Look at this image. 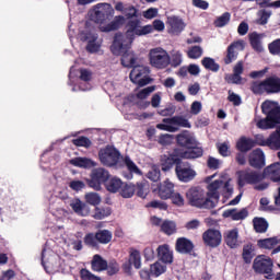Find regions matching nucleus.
Returning <instances> with one entry per match:
<instances>
[{
	"instance_id": "obj_45",
	"label": "nucleus",
	"mask_w": 280,
	"mask_h": 280,
	"mask_svg": "<svg viewBox=\"0 0 280 280\" xmlns=\"http://www.w3.org/2000/svg\"><path fill=\"white\" fill-rule=\"evenodd\" d=\"M70 165H73L74 167H93V161H91L88 158H74L70 160Z\"/></svg>"
},
{
	"instance_id": "obj_32",
	"label": "nucleus",
	"mask_w": 280,
	"mask_h": 280,
	"mask_svg": "<svg viewBox=\"0 0 280 280\" xmlns=\"http://www.w3.org/2000/svg\"><path fill=\"white\" fill-rule=\"evenodd\" d=\"M238 238L240 233L237 232V229L231 230L224 234V242L229 248H237V246H240Z\"/></svg>"
},
{
	"instance_id": "obj_10",
	"label": "nucleus",
	"mask_w": 280,
	"mask_h": 280,
	"mask_svg": "<svg viewBox=\"0 0 280 280\" xmlns=\"http://www.w3.org/2000/svg\"><path fill=\"white\" fill-rule=\"evenodd\" d=\"M163 124H158V130H165L166 132H178L180 128H191V122L183 116H173L164 118Z\"/></svg>"
},
{
	"instance_id": "obj_52",
	"label": "nucleus",
	"mask_w": 280,
	"mask_h": 280,
	"mask_svg": "<svg viewBox=\"0 0 280 280\" xmlns=\"http://www.w3.org/2000/svg\"><path fill=\"white\" fill-rule=\"evenodd\" d=\"M268 51L271 56L280 57V38L273 39L268 44Z\"/></svg>"
},
{
	"instance_id": "obj_16",
	"label": "nucleus",
	"mask_w": 280,
	"mask_h": 280,
	"mask_svg": "<svg viewBox=\"0 0 280 280\" xmlns=\"http://www.w3.org/2000/svg\"><path fill=\"white\" fill-rule=\"evenodd\" d=\"M175 174L180 183H191L196 178V172L191 168V163L183 160L175 167Z\"/></svg>"
},
{
	"instance_id": "obj_11",
	"label": "nucleus",
	"mask_w": 280,
	"mask_h": 280,
	"mask_svg": "<svg viewBox=\"0 0 280 280\" xmlns=\"http://www.w3.org/2000/svg\"><path fill=\"white\" fill-rule=\"evenodd\" d=\"M149 60L151 67L155 69H167L170 67V54L161 47L150 50Z\"/></svg>"
},
{
	"instance_id": "obj_15",
	"label": "nucleus",
	"mask_w": 280,
	"mask_h": 280,
	"mask_svg": "<svg viewBox=\"0 0 280 280\" xmlns=\"http://www.w3.org/2000/svg\"><path fill=\"white\" fill-rule=\"evenodd\" d=\"M272 259L267 258L266 255L257 256L253 262V269L258 275H268L267 279H272Z\"/></svg>"
},
{
	"instance_id": "obj_47",
	"label": "nucleus",
	"mask_w": 280,
	"mask_h": 280,
	"mask_svg": "<svg viewBox=\"0 0 280 280\" xmlns=\"http://www.w3.org/2000/svg\"><path fill=\"white\" fill-rule=\"evenodd\" d=\"M170 65L174 69H176L177 67H180V65H183V52H180V50H177V51H174L171 54Z\"/></svg>"
},
{
	"instance_id": "obj_26",
	"label": "nucleus",
	"mask_w": 280,
	"mask_h": 280,
	"mask_svg": "<svg viewBox=\"0 0 280 280\" xmlns=\"http://www.w3.org/2000/svg\"><path fill=\"white\" fill-rule=\"evenodd\" d=\"M280 244L279 236L268 237V238H260L257 241V246L261 250H275L277 246Z\"/></svg>"
},
{
	"instance_id": "obj_33",
	"label": "nucleus",
	"mask_w": 280,
	"mask_h": 280,
	"mask_svg": "<svg viewBox=\"0 0 280 280\" xmlns=\"http://www.w3.org/2000/svg\"><path fill=\"white\" fill-rule=\"evenodd\" d=\"M135 194L138 198H148V195L150 194V183L145 179L138 182L137 185H135Z\"/></svg>"
},
{
	"instance_id": "obj_28",
	"label": "nucleus",
	"mask_w": 280,
	"mask_h": 280,
	"mask_svg": "<svg viewBox=\"0 0 280 280\" xmlns=\"http://www.w3.org/2000/svg\"><path fill=\"white\" fill-rule=\"evenodd\" d=\"M255 145H257V142L254 139L246 138V136H242L236 142V150H238V152L246 153L250 152V150H253Z\"/></svg>"
},
{
	"instance_id": "obj_21",
	"label": "nucleus",
	"mask_w": 280,
	"mask_h": 280,
	"mask_svg": "<svg viewBox=\"0 0 280 280\" xmlns=\"http://www.w3.org/2000/svg\"><path fill=\"white\" fill-rule=\"evenodd\" d=\"M258 145L268 147L271 150H280V127L273 131L266 140L264 137L257 139Z\"/></svg>"
},
{
	"instance_id": "obj_59",
	"label": "nucleus",
	"mask_w": 280,
	"mask_h": 280,
	"mask_svg": "<svg viewBox=\"0 0 280 280\" xmlns=\"http://www.w3.org/2000/svg\"><path fill=\"white\" fill-rule=\"evenodd\" d=\"M147 207H150L151 209H160V211H167V203L159 200H153L147 203Z\"/></svg>"
},
{
	"instance_id": "obj_22",
	"label": "nucleus",
	"mask_w": 280,
	"mask_h": 280,
	"mask_svg": "<svg viewBox=\"0 0 280 280\" xmlns=\"http://www.w3.org/2000/svg\"><path fill=\"white\" fill-rule=\"evenodd\" d=\"M166 25H168V33L178 36L183 30H185V22L183 19L176 15L167 18Z\"/></svg>"
},
{
	"instance_id": "obj_13",
	"label": "nucleus",
	"mask_w": 280,
	"mask_h": 280,
	"mask_svg": "<svg viewBox=\"0 0 280 280\" xmlns=\"http://www.w3.org/2000/svg\"><path fill=\"white\" fill-rule=\"evenodd\" d=\"M110 178V173L106 171V168H94L91 174V179L88 180L89 187L95 189V191H100L102 189V185H106L108 179Z\"/></svg>"
},
{
	"instance_id": "obj_39",
	"label": "nucleus",
	"mask_w": 280,
	"mask_h": 280,
	"mask_svg": "<svg viewBox=\"0 0 280 280\" xmlns=\"http://www.w3.org/2000/svg\"><path fill=\"white\" fill-rule=\"evenodd\" d=\"M253 226L256 233H266L268 231V221L265 218H254Z\"/></svg>"
},
{
	"instance_id": "obj_5",
	"label": "nucleus",
	"mask_w": 280,
	"mask_h": 280,
	"mask_svg": "<svg viewBox=\"0 0 280 280\" xmlns=\"http://www.w3.org/2000/svg\"><path fill=\"white\" fill-rule=\"evenodd\" d=\"M250 91L254 95H279L280 93V77L272 74L262 81H253L250 83Z\"/></svg>"
},
{
	"instance_id": "obj_24",
	"label": "nucleus",
	"mask_w": 280,
	"mask_h": 280,
	"mask_svg": "<svg viewBox=\"0 0 280 280\" xmlns=\"http://www.w3.org/2000/svg\"><path fill=\"white\" fill-rule=\"evenodd\" d=\"M156 253L162 264H174V252L170 248V245L163 244L158 246Z\"/></svg>"
},
{
	"instance_id": "obj_19",
	"label": "nucleus",
	"mask_w": 280,
	"mask_h": 280,
	"mask_svg": "<svg viewBox=\"0 0 280 280\" xmlns=\"http://www.w3.org/2000/svg\"><path fill=\"white\" fill-rule=\"evenodd\" d=\"M248 165L254 170H264L266 167V154H264V150H253L248 155Z\"/></svg>"
},
{
	"instance_id": "obj_3",
	"label": "nucleus",
	"mask_w": 280,
	"mask_h": 280,
	"mask_svg": "<svg viewBox=\"0 0 280 280\" xmlns=\"http://www.w3.org/2000/svg\"><path fill=\"white\" fill-rule=\"evenodd\" d=\"M261 113L266 115V118L259 119L256 124L260 130H272L280 124V106L278 102L268 100L262 102Z\"/></svg>"
},
{
	"instance_id": "obj_44",
	"label": "nucleus",
	"mask_w": 280,
	"mask_h": 280,
	"mask_svg": "<svg viewBox=\"0 0 280 280\" xmlns=\"http://www.w3.org/2000/svg\"><path fill=\"white\" fill-rule=\"evenodd\" d=\"M154 91H156V85H151L148 88L142 89L141 91H139L136 96L131 95L130 98L135 102V100H147L148 96L151 93H154Z\"/></svg>"
},
{
	"instance_id": "obj_43",
	"label": "nucleus",
	"mask_w": 280,
	"mask_h": 280,
	"mask_svg": "<svg viewBox=\"0 0 280 280\" xmlns=\"http://www.w3.org/2000/svg\"><path fill=\"white\" fill-rule=\"evenodd\" d=\"M202 67H205L208 71H213L214 73H218L220 71V65L215 62V59L211 57H205L201 60Z\"/></svg>"
},
{
	"instance_id": "obj_51",
	"label": "nucleus",
	"mask_w": 280,
	"mask_h": 280,
	"mask_svg": "<svg viewBox=\"0 0 280 280\" xmlns=\"http://www.w3.org/2000/svg\"><path fill=\"white\" fill-rule=\"evenodd\" d=\"M120 189V196L122 198H132L135 196V185L132 184H122Z\"/></svg>"
},
{
	"instance_id": "obj_57",
	"label": "nucleus",
	"mask_w": 280,
	"mask_h": 280,
	"mask_svg": "<svg viewBox=\"0 0 280 280\" xmlns=\"http://www.w3.org/2000/svg\"><path fill=\"white\" fill-rule=\"evenodd\" d=\"M96 40L97 37H92V39L88 42L86 51H89V54H97V51H100V45L96 44Z\"/></svg>"
},
{
	"instance_id": "obj_35",
	"label": "nucleus",
	"mask_w": 280,
	"mask_h": 280,
	"mask_svg": "<svg viewBox=\"0 0 280 280\" xmlns=\"http://www.w3.org/2000/svg\"><path fill=\"white\" fill-rule=\"evenodd\" d=\"M222 186V180H214L208 185V192L206 195L209 197V200H220V192L218 189Z\"/></svg>"
},
{
	"instance_id": "obj_54",
	"label": "nucleus",
	"mask_w": 280,
	"mask_h": 280,
	"mask_svg": "<svg viewBox=\"0 0 280 280\" xmlns=\"http://www.w3.org/2000/svg\"><path fill=\"white\" fill-rule=\"evenodd\" d=\"M147 177L149 180H152L153 183H159L161 180V168L159 166H153L147 174Z\"/></svg>"
},
{
	"instance_id": "obj_34",
	"label": "nucleus",
	"mask_w": 280,
	"mask_h": 280,
	"mask_svg": "<svg viewBox=\"0 0 280 280\" xmlns=\"http://www.w3.org/2000/svg\"><path fill=\"white\" fill-rule=\"evenodd\" d=\"M91 266L94 272H102L108 268V261L104 260L100 254H96L93 256Z\"/></svg>"
},
{
	"instance_id": "obj_6",
	"label": "nucleus",
	"mask_w": 280,
	"mask_h": 280,
	"mask_svg": "<svg viewBox=\"0 0 280 280\" xmlns=\"http://www.w3.org/2000/svg\"><path fill=\"white\" fill-rule=\"evenodd\" d=\"M186 198L190 207H197V209H213L215 202L209 199L207 191L199 186L191 187L186 192Z\"/></svg>"
},
{
	"instance_id": "obj_40",
	"label": "nucleus",
	"mask_w": 280,
	"mask_h": 280,
	"mask_svg": "<svg viewBox=\"0 0 280 280\" xmlns=\"http://www.w3.org/2000/svg\"><path fill=\"white\" fill-rule=\"evenodd\" d=\"M124 163L129 172L128 175H126V178L130 179L132 178V174H141V170L137 164L130 159V156H125Z\"/></svg>"
},
{
	"instance_id": "obj_60",
	"label": "nucleus",
	"mask_w": 280,
	"mask_h": 280,
	"mask_svg": "<svg viewBox=\"0 0 280 280\" xmlns=\"http://www.w3.org/2000/svg\"><path fill=\"white\" fill-rule=\"evenodd\" d=\"M171 200L176 207H183L185 205V198L182 197L180 192H173Z\"/></svg>"
},
{
	"instance_id": "obj_29",
	"label": "nucleus",
	"mask_w": 280,
	"mask_h": 280,
	"mask_svg": "<svg viewBox=\"0 0 280 280\" xmlns=\"http://www.w3.org/2000/svg\"><path fill=\"white\" fill-rule=\"evenodd\" d=\"M247 215H248L247 208H243L240 211L233 208V209H228L223 212V218H231L234 221L246 220Z\"/></svg>"
},
{
	"instance_id": "obj_49",
	"label": "nucleus",
	"mask_w": 280,
	"mask_h": 280,
	"mask_svg": "<svg viewBox=\"0 0 280 280\" xmlns=\"http://www.w3.org/2000/svg\"><path fill=\"white\" fill-rule=\"evenodd\" d=\"M202 47L200 46H192L188 48L187 56L190 60H198V58H202Z\"/></svg>"
},
{
	"instance_id": "obj_7",
	"label": "nucleus",
	"mask_w": 280,
	"mask_h": 280,
	"mask_svg": "<svg viewBox=\"0 0 280 280\" xmlns=\"http://www.w3.org/2000/svg\"><path fill=\"white\" fill-rule=\"evenodd\" d=\"M125 43L132 45L135 43V38L139 36H148V34H152L154 28L152 25L148 24L142 26L140 19L128 20L125 25Z\"/></svg>"
},
{
	"instance_id": "obj_38",
	"label": "nucleus",
	"mask_w": 280,
	"mask_h": 280,
	"mask_svg": "<svg viewBox=\"0 0 280 280\" xmlns=\"http://www.w3.org/2000/svg\"><path fill=\"white\" fill-rule=\"evenodd\" d=\"M105 187L110 194H117V191L124 187V182L117 177H112L110 179H107Z\"/></svg>"
},
{
	"instance_id": "obj_62",
	"label": "nucleus",
	"mask_w": 280,
	"mask_h": 280,
	"mask_svg": "<svg viewBox=\"0 0 280 280\" xmlns=\"http://www.w3.org/2000/svg\"><path fill=\"white\" fill-rule=\"evenodd\" d=\"M228 100L233 104V106H240L242 104V97L235 94V92L229 91Z\"/></svg>"
},
{
	"instance_id": "obj_63",
	"label": "nucleus",
	"mask_w": 280,
	"mask_h": 280,
	"mask_svg": "<svg viewBox=\"0 0 280 280\" xmlns=\"http://www.w3.org/2000/svg\"><path fill=\"white\" fill-rule=\"evenodd\" d=\"M176 113V107L173 105L166 106L164 109H160L159 115L162 117H172Z\"/></svg>"
},
{
	"instance_id": "obj_61",
	"label": "nucleus",
	"mask_w": 280,
	"mask_h": 280,
	"mask_svg": "<svg viewBox=\"0 0 280 280\" xmlns=\"http://www.w3.org/2000/svg\"><path fill=\"white\" fill-rule=\"evenodd\" d=\"M125 16L127 21H135V19H139V11L135 7H129Z\"/></svg>"
},
{
	"instance_id": "obj_23",
	"label": "nucleus",
	"mask_w": 280,
	"mask_h": 280,
	"mask_svg": "<svg viewBox=\"0 0 280 280\" xmlns=\"http://www.w3.org/2000/svg\"><path fill=\"white\" fill-rule=\"evenodd\" d=\"M158 196L161 200H170L174 196V183L170 179H166L158 186Z\"/></svg>"
},
{
	"instance_id": "obj_27",
	"label": "nucleus",
	"mask_w": 280,
	"mask_h": 280,
	"mask_svg": "<svg viewBox=\"0 0 280 280\" xmlns=\"http://www.w3.org/2000/svg\"><path fill=\"white\" fill-rule=\"evenodd\" d=\"M71 209L77 213V215H81L82 218H86L91 213V208L89 205L82 202L80 199H74L70 202Z\"/></svg>"
},
{
	"instance_id": "obj_42",
	"label": "nucleus",
	"mask_w": 280,
	"mask_h": 280,
	"mask_svg": "<svg viewBox=\"0 0 280 280\" xmlns=\"http://www.w3.org/2000/svg\"><path fill=\"white\" fill-rule=\"evenodd\" d=\"M249 44L254 51H257L258 54H261V51H264V46H261V37H259V34L252 33L249 35Z\"/></svg>"
},
{
	"instance_id": "obj_53",
	"label": "nucleus",
	"mask_w": 280,
	"mask_h": 280,
	"mask_svg": "<svg viewBox=\"0 0 280 280\" xmlns=\"http://www.w3.org/2000/svg\"><path fill=\"white\" fill-rule=\"evenodd\" d=\"M231 21V13L230 12H224L221 16H219L214 21L215 27H224V25H229Z\"/></svg>"
},
{
	"instance_id": "obj_25",
	"label": "nucleus",
	"mask_w": 280,
	"mask_h": 280,
	"mask_svg": "<svg viewBox=\"0 0 280 280\" xmlns=\"http://www.w3.org/2000/svg\"><path fill=\"white\" fill-rule=\"evenodd\" d=\"M242 73H244V61H238L233 68V73L225 77V82L228 84H242Z\"/></svg>"
},
{
	"instance_id": "obj_9",
	"label": "nucleus",
	"mask_w": 280,
	"mask_h": 280,
	"mask_svg": "<svg viewBox=\"0 0 280 280\" xmlns=\"http://www.w3.org/2000/svg\"><path fill=\"white\" fill-rule=\"evenodd\" d=\"M191 156L187 152H183L178 147L174 148L172 152L161 155L160 165L162 172H171L183 159H190Z\"/></svg>"
},
{
	"instance_id": "obj_46",
	"label": "nucleus",
	"mask_w": 280,
	"mask_h": 280,
	"mask_svg": "<svg viewBox=\"0 0 280 280\" xmlns=\"http://www.w3.org/2000/svg\"><path fill=\"white\" fill-rule=\"evenodd\" d=\"M258 19L256 20L257 25H268V21L270 16H272L271 11H267L266 9L259 10L257 13Z\"/></svg>"
},
{
	"instance_id": "obj_30",
	"label": "nucleus",
	"mask_w": 280,
	"mask_h": 280,
	"mask_svg": "<svg viewBox=\"0 0 280 280\" xmlns=\"http://www.w3.org/2000/svg\"><path fill=\"white\" fill-rule=\"evenodd\" d=\"M264 174L272 180V183H279L280 179V163H273L264 170Z\"/></svg>"
},
{
	"instance_id": "obj_17",
	"label": "nucleus",
	"mask_w": 280,
	"mask_h": 280,
	"mask_svg": "<svg viewBox=\"0 0 280 280\" xmlns=\"http://www.w3.org/2000/svg\"><path fill=\"white\" fill-rule=\"evenodd\" d=\"M202 242L208 248H218L222 244V232L210 228L202 233Z\"/></svg>"
},
{
	"instance_id": "obj_56",
	"label": "nucleus",
	"mask_w": 280,
	"mask_h": 280,
	"mask_svg": "<svg viewBox=\"0 0 280 280\" xmlns=\"http://www.w3.org/2000/svg\"><path fill=\"white\" fill-rule=\"evenodd\" d=\"M105 270H107V275L109 277H113V275H117L119 272V264L116 262V260H110L107 262V268Z\"/></svg>"
},
{
	"instance_id": "obj_48",
	"label": "nucleus",
	"mask_w": 280,
	"mask_h": 280,
	"mask_svg": "<svg viewBox=\"0 0 280 280\" xmlns=\"http://www.w3.org/2000/svg\"><path fill=\"white\" fill-rule=\"evenodd\" d=\"M165 270H167V266L161 264L160 261L154 262L150 267V272L153 277H161Z\"/></svg>"
},
{
	"instance_id": "obj_18",
	"label": "nucleus",
	"mask_w": 280,
	"mask_h": 280,
	"mask_svg": "<svg viewBox=\"0 0 280 280\" xmlns=\"http://www.w3.org/2000/svg\"><path fill=\"white\" fill-rule=\"evenodd\" d=\"M132 266L136 268V270L141 268V253L135 247L129 248V259L122 265V270L130 273Z\"/></svg>"
},
{
	"instance_id": "obj_14",
	"label": "nucleus",
	"mask_w": 280,
	"mask_h": 280,
	"mask_svg": "<svg viewBox=\"0 0 280 280\" xmlns=\"http://www.w3.org/2000/svg\"><path fill=\"white\" fill-rule=\"evenodd\" d=\"M264 178H266L265 173L253 170L241 171L238 174V185L240 187H244V185H259Z\"/></svg>"
},
{
	"instance_id": "obj_31",
	"label": "nucleus",
	"mask_w": 280,
	"mask_h": 280,
	"mask_svg": "<svg viewBox=\"0 0 280 280\" xmlns=\"http://www.w3.org/2000/svg\"><path fill=\"white\" fill-rule=\"evenodd\" d=\"M255 245L253 243H248L243 245L242 259L244 264L250 265L253 264V259H255Z\"/></svg>"
},
{
	"instance_id": "obj_36",
	"label": "nucleus",
	"mask_w": 280,
	"mask_h": 280,
	"mask_svg": "<svg viewBox=\"0 0 280 280\" xmlns=\"http://www.w3.org/2000/svg\"><path fill=\"white\" fill-rule=\"evenodd\" d=\"M240 46V42L232 43L226 49V56L224 58V65H231L234 60H237V47Z\"/></svg>"
},
{
	"instance_id": "obj_8",
	"label": "nucleus",
	"mask_w": 280,
	"mask_h": 280,
	"mask_svg": "<svg viewBox=\"0 0 280 280\" xmlns=\"http://www.w3.org/2000/svg\"><path fill=\"white\" fill-rule=\"evenodd\" d=\"M110 242H113V232L106 229H100L95 233L89 232L83 237V243L89 248H100V244L106 246Z\"/></svg>"
},
{
	"instance_id": "obj_41",
	"label": "nucleus",
	"mask_w": 280,
	"mask_h": 280,
	"mask_svg": "<svg viewBox=\"0 0 280 280\" xmlns=\"http://www.w3.org/2000/svg\"><path fill=\"white\" fill-rule=\"evenodd\" d=\"M160 231L161 233H164V235L170 236V235H174L178 231V229L176 228V222L164 220Z\"/></svg>"
},
{
	"instance_id": "obj_64",
	"label": "nucleus",
	"mask_w": 280,
	"mask_h": 280,
	"mask_svg": "<svg viewBox=\"0 0 280 280\" xmlns=\"http://www.w3.org/2000/svg\"><path fill=\"white\" fill-rule=\"evenodd\" d=\"M80 80H82V82H91L92 78H93V73L90 70L86 69H80Z\"/></svg>"
},
{
	"instance_id": "obj_2",
	"label": "nucleus",
	"mask_w": 280,
	"mask_h": 280,
	"mask_svg": "<svg viewBox=\"0 0 280 280\" xmlns=\"http://www.w3.org/2000/svg\"><path fill=\"white\" fill-rule=\"evenodd\" d=\"M115 9L108 3H98L94 5L93 10L90 11V19L94 23H98L100 31L108 34L109 32H117L126 23V18L124 15H116ZM108 21H112L108 23ZM107 23V24H106Z\"/></svg>"
},
{
	"instance_id": "obj_12",
	"label": "nucleus",
	"mask_w": 280,
	"mask_h": 280,
	"mask_svg": "<svg viewBox=\"0 0 280 280\" xmlns=\"http://www.w3.org/2000/svg\"><path fill=\"white\" fill-rule=\"evenodd\" d=\"M98 158L102 165H105L106 167H115L121 159V153L117 148L108 145L98 152Z\"/></svg>"
},
{
	"instance_id": "obj_20",
	"label": "nucleus",
	"mask_w": 280,
	"mask_h": 280,
	"mask_svg": "<svg viewBox=\"0 0 280 280\" xmlns=\"http://www.w3.org/2000/svg\"><path fill=\"white\" fill-rule=\"evenodd\" d=\"M195 248L194 242L185 236L178 237L175 242V250L179 255H191Z\"/></svg>"
},
{
	"instance_id": "obj_50",
	"label": "nucleus",
	"mask_w": 280,
	"mask_h": 280,
	"mask_svg": "<svg viewBox=\"0 0 280 280\" xmlns=\"http://www.w3.org/2000/svg\"><path fill=\"white\" fill-rule=\"evenodd\" d=\"M85 202L92 207H97V205L102 202V197H100V194L97 192H88L85 195Z\"/></svg>"
},
{
	"instance_id": "obj_4",
	"label": "nucleus",
	"mask_w": 280,
	"mask_h": 280,
	"mask_svg": "<svg viewBox=\"0 0 280 280\" xmlns=\"http://www.w3.org/2000/svg\"><path fill=\"white\" fill-rule=\"evenodd\" d=\"M176 143L182 152H186L190 158L187 160L200 159L205 154L202 147H198V141L189 132H183L176 136Z\"/></svg>"
},
{
	"instance_id": "obj_58",
	"label": "nucleus",
	"mask_w": 280,
	"mask_h": 280,
	"mask_svg": "<svg viewBox=\"0 0 280 280\" xmlns=\"http://www.w3.org/2000/svg\"><path fill=\"white\" fill-rule=\"evenodd\" d=\"M80 277H81L82 280H102V278L93 275L86 268H83V269L80 270Z\"/></svg>"
},
{
	"instance_id": "obj_55",
	"label": "nucleus",
	"mask_w": 280,
	"mask_h": 280,
	"mask_svg": "<svg viewBox=\"0 0 280 280\" xmlns=\"http://www.w3.org/2000/svg\"><path fill=\"white\" fill-rule=\"evenodd\" d=\"M73 145H77V148H91V139L81 136L77 139L72 140Z\"/></svg>"
},
{
	"instance_id": "obj_1",
	"label": "nucleus",
	"mask_w": 280,
	"mask_h": 280,
	"mask_svg": "<svg viewBox=\"0 0 280 280\" xmlns=\"http://www.w3.org/2000/svg\"><path fill=\"white\" fill-rule=\"evenodd\" d=\"M129 43H126V37L121 32H118L114 36V40L110 46V51L114 56H121V65L127 69H132L129 78L133 84L138 86H147L152 82L150 78V68L145 66L137 65V55L133 51H130Z\"/></svg>"
},
{
	"instance_id": "obj_37",
	"label": "nucleus",
	"mask_w": 280,
	"mask_h": 280,
	"mask_svg": "<svg viewBox=\"0 0 280 280\" xmlns=\"http://www.w3.org/2000/svg\"><path fill=\"white\" fill-rule=\"evenodd\" d=\"M113 209L108 206L95 207L93 218L94 220H104L110 217Z\"/></svg>"
}]
</instances>
